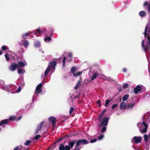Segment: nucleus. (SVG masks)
<instances>
[{
    "label": "nucleus",
    "mask_w": 150,
    "mask_h": 150,
    "mask_svg": "<svg viewBox=\"0 0 150 150\" xmlns=\"http://www.w3.org/2000/svg\"><path fill=\"white\" fill-rule=\"evenodd\" d=\"M148 28V26L147 25L145 27L144 33L145 39L142 40L141 43L142 47L146 53V57H147V53H149L150 50V28H149L147 34Z\"/></svg>",
    "instance_id": "obj_1"
},
{
    "label": "nucleus",
    "mask_w": 150,
    "mask_h": 150,
    "mask_svg": "<svg viewBox=\"0 0 150 150\" xmlns=\"http://www.w3.org/2000/svg\"><path fill=\"white\" fill-rule=\"evenodd\" d=\"M16 86L14 85H4L1 88L4 90L8 93L12 94H14L16 93Z\"/></svg>",
    "instance_id": "obj_2"
},
{
    "label": "nucleus",
    "mask_w": 150,
    "mask_h": 150,
    "mask_svg": "<svg viewBox=\"0 0 150 150\" xmlns=\"http://www.w3.org/2000/svg\"><path fill=\"white\" fill-rule=\"evenodd\" d=\"M57 64V62L56 61H52L50 63L49 66L45 72L44 75H42V77L44 78L46 77L48 73L52 69L54 70L55 69V66Z\"/></svg>",
    "instance_id": "obj_3"
},
{
    "label": "nucleus",
    "mask_w": 150,
    "mask_h": 150,
    "mask_svg": "<svg viewBox=\"0 0 150 150\" xmlns=\"http://www.w3.org/2000/svg\"><path fill=\"white\" fill-rule=\"evenodd\" d=\"M98 120L101 126H107L109 118L108 117H104V116H99Z\"/></svg>",
    "instance_id": "obj_4"
},
{
    "label": "nucleus",
    "mask_w": 150,
    "mask_h": 150,
    "mask_svg": "<svg viewBox=\"0 0 150 150\" xmlns=\"http://www.w3.org/2000/svg\"><path fill=\"white\" fill-rule=\"evenodd\" d=\"M137 126L141 133H145L147 132L148 125L144 122H143L142 123H138Z\"/></svg>",
    "instance_id": "obj_5"
},
{
    "label": "nucleus",
    "mask_w": 150,
    "mask_h": 150,
    "mask_svg": "<svg viewBox=\"0 0 150 150\" xmlns=\"http://www.w3.org/2000/svg\"><path fill=\"white\" fill-rule=\"evenodd\" d=\"M142 139V138L141 137L135 136L131 140V142L133 144H134V143L137 144L141 142Z\"/></svg>",
    "instance_id": "obj_6"
},
{
    "label": "nucleus",
    "mask_w": 150,
    "mask_h": 150,
    "mask_svg": "<svg viewBox=\"0 0 150 150\" xmlns=\"http://www.w3.org/2000/svg\"><path fill=\"white\" fill-rule=\"evenodd\" d=\"M76 70V68L75 67H73L71 68V71L73 74V76L74 77L81 76V75L82 72H75Z\"/></svg>",
    "instance_id": "obj_7"
},
{
    "label": "nucleus",
    "mask_w": 150,
    "mask_h": 150,
    "mask_svg": "<svg viewBox=\"0 0 150 150\" xmlns=\"http://www.w3.org/2000/svg\"><path fill=\"white\" fill-rule=\"evenodd\" d=\"M35 31L40 35L43 33L45 36H47L49 35L48 33L46 31V29L45 28L41 30L40 28H38Z\"/></svg>",
    "instance_id": "obj_8"
},
{
    "label": "nucleus",
    "mask_w": 150,
    "mask_h": 150,
    "mask_svg": "<svg viewBox=\"0 0 150 150\" xmlns=\"http://www.w3.org/2000/svg\"><path fill=\"white\" fill-rule=\"evenodd\" d=\"M88 142L85 139H82L79 140L76 143V146H79L80 145L88 144Z\"/></svg>",
    "instance_id": "obj_9"
},
{
    "label": "nucleus",
    "mask_w": 150,
    "mask_h": 150,
    "mask_svg": "<svg viewBox=\"0 0 150 150\" xmlns=\"http://www.w3.org/2000/svg\"><path fill=\"white\" fill-rule=\"evenodd\" d=\"M56 118L53 116L50 117L48 119L49 121L52 123V126L54 127L56 125Z\"/></svg>",
    "instance_id": "obj_10"
},
{
    "label": "nucleus",
    "mask_w": 150,
    "mask_h": 150,
    "mask_svg": "<svg viewBox=\"0 0 150 150\" xmlns=\"http://www.w3.org/2000/svg\"><path fill=\"white\" fill-rule=\"evenodd\" d=\"M42 84L41 83H40L36 87L35 89V92L36 93H39L41 92L42 91Z\"/></svg>",
    "instance_id": "obj_11"
},
{
    "label": "nucleus",
    "mask_w": 150,
    "mask_h": 150,
    "mask_svg": "<svg viewBox=\"0 0 150 150\" xmlns=\"http://www.w3.org/2000/svg\"><path fill=\"white\" fill-rule=\"evenodd\" d=\"M44 123L45 122L44 121H42L37 126V128L36 130L35 133V134H36L38 133V132L40 130Z\"/></svg>",
    "instance_id": "obj_12"
},
{
    "label": "nucleus",
    "mask_w": 150,
    "mask_h": 150,
    "mask_svg": "<svg viewBox=\"0 0 150 150\" xmlns=\"http://www.w3.org/2000/svg\"><path fill=\"white\" fill-rule=\"evenodd\" d=\"M17 68H18L17 64L14 63H12L11 65L9 67V69L12 71H14Z\"/></svg>",
    "instance_id": "obj_13"
},
{
    "label": "nucleus",
    "mask_w": 150,
    "mask_h": 150,
    "mask_svg": "<svg viewBox=\"0 0 150 150\" xmlns=\"http://www.w3.org/2000/svg\"><path fill=\"white\" fill-rule=\"evenodd\" d=\"M8 119H5L2 120L0 122V127L2 128H4L6 127L5 125L8 122Z\"/></svg>",
    "instance_id": "obj_14"
},
{
    "label": "nucleus",
    "mask_w": 150,
    "mask_h": 150,
    "mask_svg": "<svg viewBox=\"0 0 150 150\" xmlns=\"http://www.w3.org/2000/svg\"><path fill=\"white\" fill-rule=\"evenodd\" d=\"M144 119L146 122H150V112H147L145 114Z\"/></svg>",
    "instance_id": "obj_15"
},
{
    "label": "nucleus",
    "mask_w": 150,
    "mask_h": 150,
    "mask_svg": "<svg viewBox=\"0 0 150 150\" xmlns=\"http://www.w3.org/2000/svg\"><path fill=\"white\" fill-rule=\"evenodd\" d=\"M135 102L128 103L127 105V108L128 110H132L134 106Z\"/></svg>",
    "instance_id": "obj_16"
},
{
    "label": "nucleus",
    "mask_w": 150,
    "mask_h": 150,
    "mask_svg": "<svg viewBox=\"0 0 150 150\" xmlns=\"http://www.w3.org/2000/svg\"><path fill=\"white\" fill-rule=\"evenodd\" d=\"M18 68L27 65V63L25 61H20L17 64Z\"/></svg>",
    "instance_id": "obj_17"
},
{
    "label": "nucleus",
    "mask_w": 150,
    "mask_h": 150,
    "mask_svg": "<svg viewBox=\"0 0 150 150\" xmlns=\"http://www.w3.org/2000/svg\"><path fill=\"white\" fill-rule=\"evenodd\" d=\"M141 89L142 88L141 86L138 85L134 88V92L135 94H137L139 92L141 91Z\"/></svg>",
    "instance_id": "obj_18"
},
{
    "label": "nucleus",
    "mask_w": 150,
    "mask_h": 150,
    "mask_svg": "<svg viewBox=\"0 0 150 150\" xmlns=\"http://www.w3.org/2000/svg\"><path fill=\"white\" fill-rule=\"evenodd\" d=\"M143 6L146 8H147L148 9H150V2L145 1L143 4Z\"/></svg>",
    "instance_id": "obj_19"
},
{
    "label": "nucleus",
    "mask_w": 150,
    "mask_h": 150,
    "mask_svg": "<svg viewBox=\"0 0 150 150\" xmlns=\"http://www.w3.org/2000/svg\"><path fill=\"white\" fill-rule=\"evenodd\" d=\"M120 107L121 109L123 110L125 109L126 107H127V105L125 102H123L121 103Z\"/></svg>",
    "instance_id": "obj_20"
},
{
    "label": "nucleus",
    "mask_w": 150,
    "mask_h": 150,
    "mask_svg": "<svg viewBox=\"0 0 150 150\" xmlns=\"http://www.w3.org/2000/svg\"><path fill=\"white\" fill-rule=\"evenodd\" d=\"M51 38L49 37H46L44 38V41L46 43L50 42L51 40Z\"/></svg>",
    "instance_id": "obj_21"
},
{
    "label": "nucleus",
    "mask_w": 150,
    "mask_h": 150,
    "mask_svg": "<svg viewBox=\"0 0 150 150\" xmlns=\"http://www.w3.org/2000/svg\"><path fill=\"white\" fill-rule=\"evenodd\" d=\"M34 45L36 47H39L41 46L40 42L39 41H37L34 43Z\"/></svg>",
    "instance_id": "obj_22"
},
{
    "label": "nucleus",
    "mask_w": 150,
    "mask_h": 150,
    "mask_svg": "<svg viewBox=\"0 0 150 150\" xmlns=\"http://www.w3.org/2000/svg\"><path fill=\"white\" fill-rule=\"evenodd\" d=\"M29 45V42L28 40H25L24 41L23 45L26 48H27Z\"/></svg>",
    "instance_id": "obj_23"
},
{
    "label": "nucleus",
    "mask_w": 150,
    "mask_h": 150,
    "mask_svg": "<svg viewBox=\"0 0 150 150\" xmlns=\"http://www.w3.org/2000/svg\"><path fill=\"white\" fill-rule=\"evenodd\" d=\"M30 35V33H26L24 34H23L22 35V37H23V38L24 39H27L28 36L29 35Z\"/></svg>",
    "instance_id": "obj_24"
},
{
    "label": "nucleus",
    "mask_w": 150,
    "mask_h": 150,
    "mask_svg": "<svg viewBox=\"0 0 150 150\" xmlns=\"http://www.w3.org/2000/svg\"><path fill=\"white\" fill-rule=\"evenodd\" d=\"M150 137V135L149 134L148 135H147L146 134H145L144 136V140L145 142H146L148 139L149 137Z\"/></svg>",
    "instance_id": "obj_25"
},
{
    "label": "nucleus",
    "mask_w": 150,
    "mask_h": 150,
    "mask_svg": "<svg viewBox=\"0 0 150 150\" xmlns=\"http://www.w3.org/2000/svg\"><path fill=\"white\" fill-rule=\"evenodd\" d=\"M98 74L97 73H95L91 78V80L92 81L95 79L97 77Z\"/></svg>",
    "instance_id": "obj_26"
},
{
    "label": "nucleus",
    "mask_w": 150,
    "mask_h": 150,
    "mask_svg": "<svg viewBox=\"0 0 150 150\" xmlns=\"http://www.w3.org/2000/svg\"><path fill=\"white\" fill-rule=\"evenodd\" d=\"M111 100H106L105 101V106L107 107L108 105L110 104V102L111 101Z\"/></svg>",
    "instance_id": "obj_27"
},
{
    "label": "nucleus",
    "mask_w": 150,
    "mask_h": 150,
    "mask_svg": "<svg viewBox=\"0 0 150 150\" xmlns=\"http://www.w3.org/2000/svg\"><path fill=\"white\" fill-rule=\"evenodd\" d=\"M139 15L141 17H144L146 15L145 12L144 11H142L139 12Z\"/></svg>",
    "instance_id": "obj_28"
},
{
    "label": "nucleus",
    "mask_w": 150,
    "mask_h": 150,
    "mask_svg": "<svg viewBox=\"0 0 150 150\" xmlns=\"http://www.w3.org/2000/svg\"><path fill=\"white\" fill-rule=\"evenodd\" d=\"M129 97V95H128L127 94L125 95L122 98V100L124 101H126Z\"/></svg>",
    "instance_id": "obj_29"
},
{
    "label": "nucleus",
    "mask_w": 150,
    "mask_h": 150,
    "mask_svg": "<svg viewBox=\"0 0 150 150\" xmlns=\"http://www.w3.org/2000/svg\"><path fill=\"white\" fill-rule=\"evenodd\" d=\"M5 57L6 58V60L7 61H8L9 60L10 58V55L8 54H6L5 55Z\"/></svg>",
    "instance_id": "obj_30"
},
{
    "label": "nucleus",
    "mask_w": 150,
    "mask_h": 150,
    "mask_svg": "<svg viewBox=\"0 0 150 150\" xmlns=\"http://www.w3.org/2000/svg\"><path fill=\"white\" fill-rule=\"evenodd\" d=\"M75 142H71L69 143V145L70 148H72L74 145Z\"/></svg>",
    "instance_id": "obj_31"
},
{
    "label": "nucleus",
    "mask_w": 150,
    "mask_h": 150,
    "mask_svg": "<svg viewBox=\"0 0 150 150\" xmlns=\"http://www.w3.org/2000/svg\"><path fill=\"white\" fill-rule=\"evenodd\" d=\"M38 93H36V92H35L34 93V94L33 95V100H35L36 99L38 95Z\"/></svg>",
    "instance_id": "obj_32"
},
{
    "label": "nucleus",
    "mask_w": 150,
    "mask_h": 150,
    "mask_svg": "<svg viewBox=\"0 0 150 150\" xmlns=\"http://www.w3.org/2000/svg\"><path fill=\"white\" fill-rule=\"evenodd\" d=\"M31 142V140H28L24 143V144L25 146H28L30 144Z\"/></svg>",
    "instance_id": "obj_33"
},
{
    "label": "nucleus",
    "mask_w": 150,
    "mask_h": 150,
    "mask_svg": "<svg viewBox=\"0 0 150 150\" xmlns=\"http://www.w3.org/2000/svg\"><path fill=\"white\" fill-rule=\"evenodd\" d=\"M18 73L19 74H21L22 73H24L25 72V71L24 70H22L20 68H19L17 69Z\"/></svg>",
    "instance_id": "obj_34"
},
{
    "label": "nucleus",
    "mask_w": 150,
    "mask_h": 150,
    "mask_svg": "<svg viewBox=\"0 0 150 150\" xmlns=\"http://www.w3.org/2000/svg\"><path fill=\"white\" fill-rule=\"evenodd\" d=\"M59 148L60 150H65V146L63 144H60Z\"/></svg>",
    "instance_id": "obj_35"
},
{
    "label": "nucleus",
    "mask_w": 150,
    "mask_h": 150,
    "mask_svg": "<svg viewBox=\"0 0 150 150\" xmlns=\"http://www.w3.org/2000/svg\"><path fill=\"white\" fill-rule=\"evenodd\" d=\"M22 146H17L14 149V150H20L22 149Z\"/></svg>",
    "instance_id": "obj_36"
},
{
    "label": "nucleus",
    "mask_w": 150,
    "mask_h": 150,
    "mask_svg": "<svg viewBox=\"0 0 150 150\" xmlns=\"http://www.w3.org/2000/svg\"><path fill=\"white\" fill-rule=\"evenodd\" d=\"M103 137L104 135L103 134H101L97 137L98 140H101L102 139H103Z\"/></svg>",
    "instance_id": "obj_37"
},
{
    "label": "nucleus",
    "mask_w": 150,
    "mask_h": 150,
    "mask_svg": "<svg viewBox=\"0 0 150 150\" xmlns=\"http://www.w3.org/2000/svg\"><path fill=\"white\" fill-rule=\"evenodd\" d=\"M104 127L102 128L101 129V132H102L103 133L105 132L106 129V126H103Z\"/></svg>",
    "instance_id": "obj_38"
},
{
    "label": "nucleus",
    "mask_w": 150,
    "mask_h": 150,
    "mask_svg": "<svg viewBox=\"0 0 150 150\" xmlns=\"http://www.w3.org/2000/svg\"><path fill=\"white\" fill-rule=\"evenodd\" d=\"M106 111V109H105L100 114L99 116H104V113Z\"/></svg>",
    "instance_id": "obj_39"
},
{
    "label": "nucleus",
    "mask_w": 150,
    "mask_h": 150,
    "mask_svg": "<svg viewBox=\"0 0 150 150\" xmlns=\"http://www.w3.org/2000/svg\"><path fill=\"white\" fill-rule=\"evenodd\" d=\"M29 33H30H30H31L32 34L35 35L37 37L38 36L37 35V34L36 32V31L35 30H34L32 32H29Z\"/></svg>",
    "instance_id": "obj_40"
},
{
    "label": "nucleus",
    "mask_w": 150,
    "mask_h": 150,
    "mask_svg": "<svg viewBox=\"0 0 150 150\" xmlns=\"http://www.w3.org/2000/svg\"><path fill=\"white\" fill-rule=\"evenodd\" d=\"M1 49L2 50H4L7 49H8V48L5 45H3L1 47Z\"/></svg>",
    "instance_id": "obj_41"
},
{
    "label": "nucleus",
    "mask_w": 150,
    "mask_h": 150,
    "mask_svg": "<svg viewBox=\"0 0 150 150\" xmlns=\"http://www.w3.org/2000/svg\"><path fill=\"white\" fill-rule=\"evenodd\" d=\"M104 79L105 80H108L109 81H110L112 80V79L109 77H105L104 78Z\"/></svg>",
    "instance_id": "obj_42"
},
{
    "label": "nucleus",
    "mask_w": 150,
    "mask_h": 150,
    "mask_svg": "<svg viewBox=\"0 0 150 150\" xmlns=\"http://www.w3.org/2000/svg\"><path fill=\"white\" fill-rule=\"evenodd\" d=\"M15 117L14 116L10 117H9V119L11 121H14L15 119Z\"/></svg>",
    "instance_id": "obj_43"
},
{
    "label": "nucleus",
    "mask_w": 150,
    "mask_h": 150,
    "mask_svg": "<svg viewBox=\"0 0 150 150\" xmlns=\"http://www.w3.org/2000/svg\"><path fill=\"white\" fill-rule=\"evenodd\" d=\"M67 58L66 57H64L63 58V66L64 67L65 66V61L66 60Z\"/></svg>",
    "instance_id": "obj_44"
},
{
    "label": "nucleus",
    "mask_w": 150,
    "mask_h": 150,
    "mask_svg": "<svg viewBox=\"0 0 150 150\" xmlns=\"http://www.w3.org/2000/svg\"><path fill=\"white\" fill-rule=\"evenodd\" d=\"M117 104H115L112 105L111 107V108L112 109H114L115 108L117 107Z\"/></svg>",
    "instance_id": "obj_45"
},
{
    "label": "nucleus",
    "mask_w": 150,
    "mask_h": 150,
    "mask_svg": "<svg viewBox=\"0 0 150 150\" xmlns=\"http://www.w3.org/2000/svg\"><path fill=\"white\" fill-rule=\"evenodd\" d=\"M80 83V80H79L78 81L77 83L76 84V85L75 87V89H76L78 88L79 85V84Z\"/></svg>",
    "instance_id": "obj_46"
},
{
    "label": "nucleus",
    "mask_w": 150,
    "mask_h": 150,
    "mask_svg": "<svg viewBox=\"0 0 150 150\" xmlns=\"http://www.w3.org/2000/svg\"><path fill=\"white\" fill-rule=\"evenodd\" d=\"M70 149V147L68 145H66L65 146V150H69Z\"/></svg>",
    "instance_id": "obj_47"
},
{
    "label": "nucleus",
    "mask_w": 150,
    "mask_h": 150,
    "mask_svg": "<svg viewBox=\"0 0 150 150\" xmlns=\"http://www.w3.org/2000/svg\"><path fill=\"white\" fill-rule=\"evenodd\" d=\"M40 137V135L39 134H38V135H36L35 137V140H37L38 139H39Z\"/></svg>",
    "instance_id": "obj_48"
},
{
    "label": "nucleus",
    "mask_w": 150,
    "mask_h": 150,
    "mask_svg": "<svg viewBox=\"0 0 150 150\" xmlns=\"http://www.w3.org/2000/svg\"><path fill=\"white\" fill-rule=\"evenodd\" d=\"M21 87H19L18 88L17 90H16V92H17L16 93H18L20 92L21 91Z\"/></svg>",
    "instance_id": "obj_49"
},
{
    "label": "nucleus",
    "mask_w": 150,
    "mask_h": 150,
    "mask_svg": "<svg viewBox=\"0 0 150 150\" xmlns=\"http://www.w3.org/2000/svg\"><path fill=\"white\" fill-rule=\"evenodd\" d=\"M72 54L71 53H69L68 54V57L71 58H72Z\"/></svg>",
    "instance_id": "obj_50"
},
{
    "label": "nucleus",
    "mask_w": 150,
    "mask_h": 150,
    "mask_svg": "<svg viewBox=\"0 0 150 150\" xmlns=\"http://www.w3.org/2000/svg\"><path fill=\"white\" fill-rule=\"evenodd\" d=\"M74 110V108L73 107H71L70 108V109L69 110L70 114H71L72 113V112H73V111Z\"/></svg>",
    "instance_id": "obj_51"
},
{
    "label": "nucleus",
    "mask_w": 150,
    "mask_h": 150,
    "mask_svg": "<svg viewBox=\"0 0 150 150\" xmlns=\"http://www.w3.org/2000/svg\"><path fill=\"white\" fill-rule=\"evenodd\" d=\"M97 140V139H92L90 140V142L91 143H93L96 142Z\"/></svg>",
    "instance_id": "obj_52"
},
{
    "label": "nucleus",
    "mask_w": 150,
    "mask_h": 150,
    "mask_svg": "<svg viewBox=\"0 0 150 150\" xmlns=\"http://www.w3.org/2000/svg\"><path fill=\"white\" fill-rule=\"evenodd\" d=\"M72 60V58H70L68 57L67 59V62H71Z\"/></svg>",
    "instance_id": "obj_53"
},
{
    "label": "nucleus",
    "mask_w": 150,
    "mask_h": 150,
    "mask_svg": "<svg viewBox=\"0 0 150 150\" xmlns=\"http://www.w3.org/2000/svg\"><path fill=\"white\" fill-rule=\"evenodd\" d=\"M0 83H1V86H2V87L3 86H4V85H5L4 84V81H3L1 80L0 81Z\"/></svg>",
    "instance_id": "obj_54"
},
{
    "label": "nucleus",
    "mask_w": 150,
    "mask_h": 150,
    "mask_svg": "<svg viewBox=\"0 0 150 150\" xmlns=\"http://www.w3.org/2000/svg\"><path fill=\"white\" fill-rule=\"evenodd\" d=\"M128 84L125 83L124 85L123 88H126L128 87Z\"/></svg>",
    "instance_id": "obj_55"
},
{
    "label": "nucleus",
    "mask_w": 150,
    "mask_h": 150,
    "mask_svg": "<svg viewBox=\"0 0 150 150\" xmlns=\"http://www.w3.org/2000/svg\"><path fill=\"white\" fill-rule=\"evenodd\" d=\"M97 103L98 104L99 106H100L101 105V102L100 100H98L97 102Z\"/></svg>",
    "instance_id": "obj_56"
},
{
    "label": "nucleus",
    "mask_w": 150,
    "mask_h": 150,
    "mask_svg": "<svg viewBox=\"0 0 150 150\" xmlns=\"http://www.w3.org/2000/svg\"><path fill=\"white\" fill-rule=\"evenodd\" d=\"M62 139H58L57 141L55 142V144L57 143H58L59 142H60L62 140Z\"/></svg>",
    "instance_id": "obj_57"
},
{
    "label": "nucleus",
    "mask_w": 150,
    "mask_h": 150,
    "mask_svg": "<svg viewBox=\"0 0 150 150\" xmlns=\"http://www.w3.org/2000/svg\"><path fill=\"white\" fill-rule=\"evenodd\" d=\"M22 116H20L17 119V120L18 121L19 120H21V118H22Z\"/></svg>",
    "instance_id": "obj_58"
},
{
    "label": "nucleus",
    "mask_w": 150,
    "mask_h": 150,
    "mask_svg": "<svg viewBox=\"0 0 150 150\" xmlns=\"http://www.w3.org/2000/svg\"><path fill=\"white\" fill-rule=\"evenodd\" d=\"M123 71L124 72H126L127 71V69L125 68H124L123 69Z\"/></svg>",
    "instance_id": "obj_59"
},
{
    "label": "nucleus",
    "mask_w": 150,
    "mask_h": 150,
    "mask_svg": "<svg viewBox=\"0 0 150 150\" xmlns=\"http://www.w3.org/2000/svg\"><path fill=\"white\" fill-rule=\"evenodd\" d=\"M10 56L11 57L12 59H15V57L14 56H13L11 55H10Z\"/></svg>",
    "instance_id": "obj_60"
},
{
    "label": "nucleus",
    "mask_w": 150,
    "mask_h": 150,
    "mask_svg": "<svg viewBox=\"0 0 150 150\" xmlns=\"http://www.w3.org/2000/svg\"><path fill=\"white\" fill-rule=\"evenodd\" d=\"M39 51L40 52H41V51H42V53H44V51H42V49H39Z\"/></svg>",
    "instance_id": "obj_61"
},
{
    "label": "nucleus",
    "mask_w": 150,
    "mask_h": 150,
    "mask_svg": "<svg viewBox=\"0 0 150 150\" xmlns=\"http://www.w3.org/2000/svg\"><path fill=\"white\" fill-rule=\"evenodd\" d=\"M148 61L149 64H150V58L149 59V57L148 59Z\"/></svg>",
    "instance_id": "obj_62"
},
{
    "label": "nucleus",
    "mask_w": 150,
    "mask_h": 150,
    "mask_svg": "<svg viewBox=\"0 0 150 150\" xmlns=\"http://www.w3.org/2000/svg\"><path fill=\"white\" fill-rule=\"evenodd\" d=\"M75 150H79V147H77L76 148Z\"/></svg>",
    "instance_id": "obj_63"
},
{
    "label": "nucleus",
    "mask_w": 150,
    "mask_h": 150,
    "mask_svg": "<svg viewBox=\"0 0 150 150\" xmlns=\"http://www.w3.org/2000/svg\"><path fill=\"white\" fill-rule=\"evenodd\" d=\"M2 129V128H1V127H0V131H1Z\"/></svg>",
    "instance_id": "obj_64"
}]
</instances>
